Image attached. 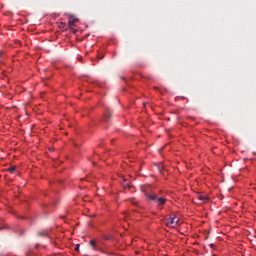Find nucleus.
<instances>
[{
  "label": "nucleus",
  "instance_id": "7",
  "mask_svg": "<svg viewBox=\"0 0 256 256\" xmlns=\"http://www.w3.org/2000/svg\"><path fill=\"white\" fill-rule=\"evenodd\" d=\"M16 169H17V167L11 166L8 168V171H9V173H13V172H15Z\"/></svg>",
  "mask_w": 256,
  "mask_h": 256
},
{
  "label": "nucleus",
  "instance_id": "16",
  "mask_svg": "<svg viewBox=\"0 0 256 256\" xmlns=\"http://www.w3.org/2000/svg\"><path fill=\"white\" fill-rule=\"evenodd\" d=\"M1 229H3V228H0V231H1Z\"/></svg>",
  "mask_w": 256,
  "mask_h": 256
},
{
  "label": "nucleus",
  "instance_id": "2",
  "mask_svg": "<svg viewBox=\"0 0 256 256\" xmlns=\"http://www.w3.org/2000/svg\"><path fill=\"white\" fill-rule=\"evenodd\" d=\"M177 225H179V220L177 217H170L167 220V226L168 227H177Z\"/></svg>",
  "mask_w": 256,
  "mask_h": 256
},
{
  "label": "nucleus",
  "instance_id": "11",
  "mask_svg": "<svg viewBox=\"0 0 256 256\" xmlns=\"http://www.w3.org/2000/svg\"><path fill=\"white\" fill-rule=\"evenodd\" d=\"M20 235H25V230H21Z\"/></svg>",
  "mask_w": 256,
  "mask_h": 256
},
{
  "label": "nucleus",
  "instance_id": "14",
  "mask_svg": "<svg viewBox=\"0 0 256 256\" xmlns=\"http://www.w3.org/2000/svg\"><path fill=\"white\" fill-rule=\"evenodd\" d=\"M80 181H85V178H81V180Z\"/></svg>",
  "mask_w": 256,
  "mask_h": 256
},
{
  "label": "nucleus",
  "instance_id": "1",
  "mask_svg": "<svg viewBox=\"0 0 256 256\" xmlns=\"http://www.w3.org/2000/svg\"><path fill=\"white\" fill-rule=\"evenodd\" d=\"M142 191L149 201H156L157 205L159 206L165 205V203H167V199L163 197L159 198L157 194L151 192L149 188H143Z\"/></svg>",
  "mask_w": 256,
  "mask_h": 256
},
{
  "label": "nucleus",
  "instance_id": "13",
  "mask_svg": "<svg viewBox=\"0 0 256 256\" xmlns=\"http://www.w3.org/2000/svg\"><path fill=\"white\" fill-rule=\"evenodd\" d=\"M98 59H100V60H101V59H103V56H101V57H98Z\"/></svg>",
  "mask_w": 256,
  "mask_h": 256
},
{
  "label": "nucleus",
  "instance_id": "5",
  "mask_svg": "<svg viewBox=\"0 0 256 256\" xmlns=\"http://www.w3.org/2000/svg\"><path fill=\"white\" fill-rule=\"evenodd\" d=\"M90 245L94 251H97V249H99V248H97V241H95V240H91Z\"/></svg>",
  "mask_w": 256,
  "mask_h": 256
},
{
  "label": "nucleus",
  "instance_id": "15",
  "mask_svg": "<svg viewBox=\"0 0 256 256\" xmlns=\"http://www.w3.org/2000/svg\"><path fill=\"white\" fill-rule=\"evenodd\" d=\"M211 247H214V245H213V244H211Z\"/></svg>",
  "mask_w": 256,
  "mask_h": 256
},
{
  "label": "nucleus",
  "instance_id": "4",
  "mask_svg": "<svg viewBox=\"0 0 256 256\" xmlns=\"http://www.w3.org/2000/svg\"><path fill=\"white\" fill-rule=\"evenodd\" d=\"M76 21H77V19L75 18V16L70 15V19H69V21H68L69 27H74Z\"/></svg>",
  "mask_w": 256,
  "mask_h": 256
},
{
  "label": "nucleus",
  "instance_id": "8",
  "mask_svg": "<svg viewBox=\"0 0 256 256\" xmlns=\"http://www.w3.org/2000/svg\"><path fill=\"white\" fill-rule=\"evenodd\" d=\"M124 189H132L133 185L128 184V185H123Z\"/></svg>",
  "mask_w": 256,
  "mask_h": 256
},
{
  "label": "nucleus",
  "instance_id": "12",
  "mask_svg": "<svg viewBox=\"0 0 256 256\" xmlns=\"http://www.w3.org/2000/svg\"><path fill=\"white\" fill-rule=\"evenodd\" d=\"M1 55H3V51H0V57H1Z\"/></svg>",
  "mask_w": 256,
  "mask_h": 256
},
{
  "label": "nucleus",
  "instance_id": "10",
  "mask_svg": "<svg viewBox=\"0 0 256 256\" xmlns=\"http://www.w3.org/2000/svg\"><path fill=\"white\" fill-rule=\"evenodd\" d=\"M79 247H80L79 244H77L75 247V251H79Z\"/></svg>",
  "mask_w": 256,
  "mask_h": 256
},
{
  "label": "nucleus",
  "instance_id": "9",
  "mask_svg": "<svg viewBox=\"0 0 256 256\" xmlns=\"http://www.w3.org/2000/svg\"><path fill=\"white\" fill-rule=\"evenodd\" d=\"M198 199H199L200 201H207V199L205 198V196H201V195L198 197Z\"/></svg>",
  "mask_w": 256,
  "mask_h": 256
},
{
  "label": "nucleus",
  "instance_id": "3",
  "mask_svg": "<svg viewBox=\"0 0 256 256\" xmlns=\"http://www.w3.org/2000/svg\"><path fill=\"white\" fill-rule=\"evenodd\" d=\"M111 118V109L106 108V112L104 113L103 121L107 122Z\"/></svg>",
  "mask_w": 256,
  "mask_h": 256
},
{
  "label": "nucleus",
  "instance_id": "6",
  "mask_svg": "<svg viewBox=\"0 0 256 256\" xmlns=\"http://www.w3.org/2000/svg\"><path fill=\"white\" fill-rule=\"evenodd\" d=\"M38 236L39 237H49V234L47 233V231H42V232H38Z\"/></svg>",
  "mask_w": 256,
  "mask_h": 256
}]
</instances>
